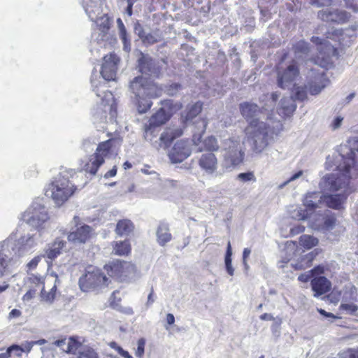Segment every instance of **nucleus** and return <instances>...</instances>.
I'll list each match as a JSON object with an SVG mask.
<instances>
[{"instance_id": "nucleus-57", "label": "nucleus", "mask_w": 358, "mask_h": 358, "mask_svg": "<svg viewBox=\"0 0 358 358\" xmlns=\"http://www.w3.org/2000/svg\"><path fill=\"white\" fill-rule=\"evenodd\" d=\"M57 286L55 285L50 289L49 292L45 296V299L46 301H52L56 296Z\"/></svg>"}, {"instance_id": "nucleus-60", "label": "nucleus", "mask_w": 358, "mask_h": 358, "mask_svg": "<svg viewBox=\"0 0 358 358\" xmlns=\"http://www.w3.org/2000/svg\"><path fill=\"white\" fill-rule=\"evenodd\" d=\"M35 294L36 290L31 289L24 294L22 299L23 301H29L34 297Z\"/></svg>"}, {"instance_id": "nucleus-39", "label": "nucleus", "mask_w": 358, "mask_h": 358, "mask_svg": "<svg viewBox=\"0 0 358 358\" xmlns=\"http://www.w3.org/2000/svg\"><path fill=\"white\" fill-rule=\"evenodd\" d=\"M203 146L205 150L210 151L211 152L217 151L219 149L217 138L212 136H208L204 139Z\"/></svg>"}, {"instance_id": "nucleus-3", "label": "nucleus", "mask_w": 358, "mask_h": 358, "mask_svg": "<svg viewBox=\"0 0 358 358\" xmlns=\"http://www.w3.org/2000/svg\"><path fill=\"white\" fill-rule=\"evenodd\" d=\"M109 282L108 278L98 268L86 271L78 280L80 289L85 292L108 287Z\"/></svg>"}, {"instance_id": "nucleus-5", "label": "nucleus", "mask_w": 358, "mask_h": 358, "mask_svg": "<svg viewBox=\"0 0 358 358\" xmlns=\"http://www.w3.org/2000/svg\"><path fill=\"white\" fill-rule=\"evenodd\" d=\"M162 104L163 106L153 113L148 120V122L159 127L166 124L175 113L182 108L181 103L173 100H165Z\"/></svg>"}, {"instance_id": "nucleus-8", "label": "nucleus", "mask_w": 358, "mask_h": 358, "mask_svg": "<svg viewBox=\"0 0 358 358\" xmlns=\"http://www.w3.org/2000/svg\"><path fill=\"white\" fill-rule=\"evenodd\" d=\"M277 81L280 88H285L292 85L299 76V67L297 62L292 60L285 69L277 66Z\"/></svg>"}, {"instance_id": "nucleus-55", "label": "nucleus", "mask_w": 358, "mask_h": 358, "mask_svg": "<svg viewBox=\"0 0 358 358\" xmlns=\"http://www.w3.org/2000/svg\"><path fill=\"white\" fill-rule=\"evenodd\" d=\"M8 267V260L6 257L0 254V276H2Z\"/></svg>"}, {"instance_id": "nucleus-24", "label": "nucleus", "mask_w": 358, "mask_h": 358, "mask_svg": "<svg viewBox=\"0 0 358 358\" xmlns=\"http://www.w3.org/2000/svg\"><path fill=\"white\" fill-rule=\"evenodd\" d=\"M157 237L158 243L164 246L172 238V235L169 232V227L167 224L162 222L159 224L157 230Z\"/></svg>"}, {"instance_id": "nucleus-26", "label": "nucleus", "mask_w": 358, "mask_h": 358, "mask_svg": "<svg viewBox=\"0 0 358 358\" xmlns=\"http://www.w3.org/2000/svg\"><path fill=\"white\" fill-rule=\"evenodd\" d=\"M113 248L114 253L119 256H127L131 251V247L129 240L114 242Z\"/></svg>"}, {"instance_id": "nucleus-35", "label": "nucleus", "mask_w": 358, "mask_h": 358, "mask_svg": "<svg viewBox=\"0 0 358 358\" xmlns=\"http://www.w3.org/2000/svg\"><path fill=\"white\" fill-rule=\"evenodd\" d=\"M104 97L105 98L108 97L109 99H110V103H105V99L102 98L101 99V103L104 106H106V105H108L109 106V113H110V115H111V117L113 118L115 117L116 115H117V103L115 102V100L114 99L113 93L111 92H110V91H107L105 93V96Z\"/></svg>"}, {"instance_id": "nucleus-53", "label": "nucleus", "mask_w": 358, "mask_h": 358, "mask_svg": "<svg viewBox=\"0 0 358 358\" xmlns=\"http://www.w3.org/2000/svg\"><path fill=\"white\" fill-rule=\"evenodd\" d=\"M347 8L351 9L354 13H358L357 0H343Z\"/></svg>"}, {"instance_id": "nucleus-62", "label": "nucleus", "mask_w": 358, "mask_h": 358, "mask_svg": "<svg viewBox=\"0 0 358 358\" xmlns=\"http://www.w3.org/2000/svg\"><path fill=\"white\" fill-rule=\"evenodd\" d=\"M317 312L321 315H323V316H324L326 317H331V318H334V319H338V318H340L339 317L334 315L333 313L327 312L326 310H324V309H322V308H317Z\"/></svg>"}, {"instance_id": "nucleus-46", "label": "nucleus", "mask_w": 358, "mask_h": 358, "mask_svg": "<svg viewBox=\"0 0 358 358\" xmlns=\"http://www.w3.org/2000/svg\"><path fill=\"white\" fill-rule=\"evenodd\" d=\"M339 309L341 310H345L350 314L353 315L358 310V306L354 303H342L339 306Z\"/></svg>"}, {"instance_id": "nucleus-16", "label": "nucleus", "mask_w": 358, "mask_h": 358, "mask_svg": "<svg viewBox=\"0 0 358 358\" xmlns=\"http://www.w3.org/2000/svg\"><path fill=\"white\" fill-rule=\"evenodd\" d=\"M183 131L179 127H166L161 134L160 146L166 149L171 146L175 139L182 136Z\"/></svg>"}, {"instance_id": "nucleus-18", "label": "nucleus", "mask_w": 358, "mask_h": 358, "mask_svg": "<svg viewBox=\"0 0 358 358\" xmlns=\"http://www.w3.org/2000/svg\"><path fill=\"white\" fill-rule=\"evenodd\" d=\"M103 163L104 160L102 157H99L95 153H93L89 156L87 161L85 162L83 170L90 175L94 176Z\"/></svg>"}, {"instance_id": "nucleus-4", "label": "nucleus", "mask_w": 358, "mask_h": 358, "mask_svg": "<svg viewBox=\"0 0 358 358\" xmlns=\"http://www.w3.org/2000/svg\"><path fill=\"white\" fill-rule=\"evenodd\" d=\"M76 187L65 177H59L50 185L51 197L59 206L62 205L74 193Z\"/></svg>"}, {"instance_id": "nucleus-45", "label": "nucleus", "mask_w": 358, "mask_h": 358, "mask_svg": "<svg viewBox=\"0 0 358 358\" xmlns=\"http://www.w3.org/2000/svg\"><path fill=\"white\" fill-rule=\"evenodd\" d=\"M145 340L143 338H139L137 342V349L135 355L138 358H142L145 352Z\"/></svg>"}, {"instance_id": "nucleus-44", "label": "nucleus", "mask_w": 358, "mask_h": 358, "mask_svg": "<svg viewBox=\"0 0 358 358\" xmlns=\"http://www.w3.org/2000/svg\"><path fill=\"white\" fill-rule=\"evenodd\" d=\"M343 35V30L342 29H336L331 31H327L326 33L327 38H329L334 41H340L341 36Z\"/></svg>"}, {"instance_id": "nucleus-23", "label": "nucleus", "mask_w": 358, "mask_h": 358, "mask_svg": "<svg viewBox=\"0 0 358 358\" xmlns=\"http://www.w3.org/2000/svg\"><path fill=\"white\" fill-rule=\"evenodd\" d=\"M239 109L241 114L247 121L251 120L261 111L257 104L250 102L241 103Z\"/></svg>"}, {"instance_id": "nucleus-43", "label": "nucleus", "mask_w": 358, "mask_h": 358, "mask_svg": "<svg viewBox=\"0 0 358 358\" xmlns=\"http://www.w3.org/2000/svg\"><path fill=\"white\" fill-rule=\"evenodd\" d=\"M328 52L327 54V58L325 60H321L319 61L320 57L318 56L317 59L315 60V63L318 64L320 66L324 67V68H329V66H331L332 65V62L330 61L331 58L333 57L331 56V52L329 49H327ZM322 59H324V57H322Z\"/></svg>"}, {"instance_id": "nucleus-7", "label": "nucleus", "mask_w": 358, "mask_h": 358, "mask_svg": "<svg viewBox=\"0 0 358 358\" xmlns=\"http://www.w3.org/2000/svg\"><path fill=\"white\" fill-rule=\"evenodd\" d=\"M49 219L45 206L40 204L31 205L22 214V220L29 225L38 229Z\"/></svg>"}, {"instance_id": "nucleus-48", "label": "nucleus", "mask_w": 358, "mask_h": 358, "mask_svg": "<svg viewBox=\"0 0 358 358\" xmlns=\"http://www.w3.org/2000/svg\"><path fill=\"white\" fill-rule=\"evenodd\" d=\"M326 270H327V268L325 266L320 264L312 268L310 271V273L312 276L318 277L317 275L324 274Z\"/></svg>"}, {"instance_id": "nucleus-32", "label": "nucleus", "mask_w": 358, "mask_h": 358, "mask_svg": "<svg viewBox=\"0 0 358 358\" xmlns=\"http://www.w3.org/2000/svg\"><path fill=\"white\" fill-rule=\"evenodd\" d=\"M309 197L310 196H306L303 202L305 208L303 210V213L300 215L303 220L308 218L317 208V203L310 200Z\"/></svg>"}, {"instance_id": "nucleus-56", "label": "nucleus", "mask_w": 358, "mask_h": 358, "mask_svg": "<svg viewBox=\"0 0 358 358\" xmlns=\"http://www.w3.org/2000/svg\"><path fill=\"white\" fill-rule=\"evenodd\" d=\"M305 231V227L301 224H298L296 226H294L292 228L290 229V234L292 236H295L297 234H299L301 233H303Z\"/></svg>"}, {"instance_id": "nucleus-21", "label": "nucleus", "mask_w": 358, "mask_h": 358, "mask_svg": "<svg viewBox=\"0 0 358 358\" xmlns=\"http://www.w3.org/2000/svg\"><path fill=\"white\" fill-rule=\"evenodd\" d=\"M117 141V140L116 138H112L99 143L94 153L99 157H102L105 161L106 158L110 157L113 154V147Z\"/></svg>"}, {"instance_id": "nucleus-34", "label": "nucleus", "mask_w": 358, "mask_h": 358, "mask_svg": "<svg viewBox=\"0 0 358 358\" xmlns=\"http://www.w3.org/2000/svg\"><path fill=\"white\" fill-rule=\"evenodd\" d=\"M135 31L144 44L152 45L157 42V38L152 34H145L141 26L136 27Z\"/></svg>"}, {"instance_id": "nucleus-15", "label": "nucleus", "mask_w": 358, "mask_h": 358, "mask_svg": "<svg viewBox=\"0 0 358 358\" xmlns=\"http://www.w3.org/2000/svg\"><path fill=\"white\" fill-rule=\"evenodd\" d=\"M66 244V241L60 238H55V240L52 243L49 244L48 247L44 250V253L42 255L43 257L49 259L50 262H52L62 254Z\"/></svg>"}, {"instance_id": "nucleus-12", "label": "nucleus", "mask_w": 358, "mask_h": 358, "mask_svg": "<svg viewBox=\"0 0 358 358\" xmlns=\"http://www.w3.org/2000/svg\"><path fill=\"white\" fill-rule=\"evenodd\" d=\"M191 155V149L187 141H177L169 152V158L173 163L183 162Z\"/></svg>"}, {"instance_id": "nucleus-17", "label": "nucleus", "mask_w": 358, "mask_h": 358, "mask_svg": "<svg viewBox=\"0 0 358 358\" xmlns=\"http://www.w3.org/2000/svg\"><path fill=\"white\" fill-rule=\"evenodd\" d=\"M231 145L229 146L228 159L232 165L241 164L244 159V152L239 148V142L233 139L229 140Z\"/></svg>"}, {"instance_id": "nucleus-36", "label": "nucleus", "mask_w": 358, "mask_h": 358, "mask_svg": "<svg viewBox=\"0 0 358 358\" xmlns=\"http://www.w3.org/2000/svg\"><path fill=\"white\" fill-rule=\"evenodd\" d=\"M292 49L296 56L306 55L310 50L308 43L303 40L299 41L294 44Z\"/></svg>"}, {"instance_id": "nucleus-19", "label": "nucleus", "mask_w": 358, "mask_h": 358, "mask_svg": "<svg viewBox=\"0 0 358 358\" xmlns=\"http://www.w3.org/2000/svg\"><path fill=\"white\" fill-rule=\"evenodd\" d=\"M122 296H120V291L115 290L112 292L109 298V306L125 315H132L133 309L131 307H123L121 306Z\"/></svg>"}, {"instance_id": "nucleus-11", "label": "nucleus", "mask_w": 358, "mask_h": 358, "mask_svg": "<svg viewBox=\"0 0 358 358\" xmlns=\"http://www.w3.org/2000/svg\"><path fill=\"white\" fill-rule=\"evenodd\" d=\"M66 338L62 336L60 338L55 341L52 344L57 347L60 348L66 354L76 355L78 350L82 347L85 339L78 336H72L68 338L67 347L66 349L63 346L66 345Z\"/></svg>"}, {"instance_id": "nucleus-10", "label": "nucleus", "mask_w": 358, "mask_h": 358, "mask_svg": "<svg viewBox=\"0 0 358 358\" xmlns=\"http://www.w3.org/2000/svg\"><path fill=\"white\" fill-rule=\"evenodd\" d=\"M317 17L327 22L345 24L350 21L351 15L345 10L338 9L334 10H322L317 13Z\"/></svg>"}, {"instance_id": "nucleus-29", "label": "nucleus", "mask_w": 358, "mask_h": 358, "mask_svg": "<svg viewBox=\"0 0 358 358\" xmlns=\"http://www.w3.org/2000/svg\"><path fill=\"white\" fill-rule=\"evenodd\" d=\"M299 243L301 246L306 250H310L316 246L319 241L318 239L310 235H302L299 237Z\"/></svg>"}, {"instance_id": "nucleus-22", "label": "nucleus", "mask_w": 358, "mask_h": 358, "mask_svg": "<svg viewBox=\"0 0 358 358\" xmlns=\"http://www.w3.org/2000/svg\"><path fill=\"white\" fill-rule=\"evenodd\" d=\"M135 229V225L129 219H122L117 221L115 231L119 236H128Z\"/></svg>"}, {"instance_id": "nucleus-20", "label": "nucleus", "mask_w": 358, "mask_h": 358, "mask_svg": "<svg viewBox=\"0 0 358 358\" xmlns=\"http://www.w3.org/2000/svg\"><path fill=\"white\" fill-rule=\"evenodd\" d=\"M347 196L344 194H324L321 197L322 201L329 208L339 210L343 208Z\"/></svg>"}, {"instance_id": "nucleus-64", "label": "nucleus", "mask_w": 358, "mask_h": 358, "mask_svg": "<svg viewBox=\"0 0 358 358\" xmlns=\"http://www.w3.org/2000/svg\"><path fill=\"white\" fill-rule=\"evenodd\" d=\"M13 348H18L17 346H10L7 348L6 352L0 354V358H10L11 350Z\"/></svg>"}, {"instance_id": "nucleus-41", "label": "nucleus", "mask_w": 358, "mask_h": 358, "mask_svg": "<svg viewBox=\"0 0 358 358\" xmlns=\"http://www.w3.org/2000/svg\"><path fill=\"white\" fill-rule=\"evenodd\" d=\"M109 346L118 352L124 358H133L132 356L126 350H123L116 342L112 341L109 343Z\"/></svg>"}, {"instance_id": "nucleus-38", "label": "nucleus", "mask_w": 358, "mask_h": 358, "mask_svg": "<svg viewBox=\"0 0 358 358\" xmlns=\"http://www.w3.org/2000/svg\"><path fill=\"white\" fill-rule=\"evenodd\" d=\"M231 255H232V249L230 241H228L227 251L224 258L225 266L227 272L229 275H233L234 273V269L232 266L231 264Z\"/></svg>"}, {"instance_id": "nucleus-63", "label": "nucleus", "mask_w": 358, "mask_h": 358, "mask_svg": "<svg viewBox=\"0 0 358 358\" xmlns=\"http://www.w3.org/2000/svg\"><path fill=\"white\" fill-rule=\"evenodd\" d=\"M116 174H117V166H114L110 170H109L104 174V178H112V177L115 176Z\"/></svg>"}, {"instance_id": "nucleus-30", "label": "nucleus", "mask_w": 358, "mask_h": 358, "mask_svg": "<svg viewBox=\"0 0 358 358\" xmlns=\"http://www.w3.org/2000/svg\"><path fill=\"white\" fill-rule=\"evenodd\" d=\"M310 41L318 46L324 45L327 49H329L331 50V56H336V57H338L339 53L338 49L331 45L329 41L320 38L318 36H312Z\"/></svg>"}, {"instance_id": "nucleus-1", "label": "nucleus", "mask_w": 358, "mask_h": 358, "mask_svg": "<svg viewBox=\"0 0 358 358\" xmlns=\"http://www.w3.org/2000/svg\"><path fill=\"white\" fill-rule=\"evenodd\" d=\"M107 274L120 282H129L137 273V268L131 262L115 259L103 266Z\"/></svg>"}, {"instance_id": "nucleus-6", "label": "nucleus", "mask_w": 358, "mask_h": 358, "mask_svg": "<svg viewBox=\"0 0 358 358\" xmlns=\"http://www.w3.org/2000/svg\"><path fill=\"white\" fill-rule=\"evenodd\" d=\"M73 220L76 222V228L67 235V239L73 244L82 245L91 241L94 235L93 228L86 224L80 223V218L75 216Z\"/></svg>"}, {"instance_id": "nucleus-52", "label": "nucleus", "mask_w": 358, "mask_h": 358, "mask_svg": "<svg viewBox=\"0 0 358 358\" xmlns=\"http://www.w3.org/2000/svg\"><path fill=\"white\" fill-rule=\"evenodd\" d=\"M344 358H358V348H348L343 352Z\"/></svg>"}, {"instance_id": "nucleus-9", "label": "nucleus", "mask_w": 358, "mask_h": 358, "mask_svg": "<svg viewBox=\"0 0 358 358\" xmlns=\"http://www.w3.org/2000/svg\"><path fill=\"white\" fill-rule=\"evenodd\" d=\"M103 62L101 66V74L108 81L115 80L117 71V66L120 58L113 52L103 57Z\"/></svg>"}, {"instance_id": "nucleus-42", "label": "nucleus", "mask_w": 358, "mask_h": 358, "mask_svg": "<svg viewBox=\"0 0 358 358\" xmlns=\"http://www.w3.org/2000/svg\"><path fill=\"white\" fill-rule=\"evenodd\" d=\"M237 179L243 182L248 181H256V177L252 171L241 173L238 174Z\"/></svg>"}, {"instance_id": "nucleus-31", "label": "nucleus", "mask_w": 358, "mask_h": 358, "mask_svg": "<svg viewBox=\"0 0 358 358\" xmlns=\"http://www.w3.org/2000/svg\"><path fill=\"white\" fill-rule=\"evenodd\" d=\"M136 99L137 109L139 113H146L152 106V102L148 97L136 96Z\"/></svg>"}, {"instance_id": "nucleus-59", "label": "nucleus", "mask_w": 358, "mask_h": 358, "mask_svg": "<svg viewBox=\"0 0 358 358\" xmlns=\"http://www.w3.org/2000/svg\"><path fill=\"white\" fill-rule=\"evenodd\" d=\"M343 118L341 116L336 117L332 122L331 127L333 129L339 128L341 125Z\"/></svg>"}, {"instance_id": "nucleus-54", "label": "nucleus", "mask_w": 358, "mask_h": 358, "mask_svg": "<svg viewBox=\"0 0 358 358\" xmlns=\"http://www.w3.org/2000/svg\"><path fill=\"white\" fill-rule=\"evenodd\" d=\"M43 257V255H38L34 257L30 262H29L27 264V267L29 270H33L36 268L38 264V263L41 262V258Z\"/></svg>"}, {"instance_id": "nucleus-50", "label": "nucleus", "mask_w": 358, "mask_h": 358, "mask_svg": "<svg viewBox=\"0 0 358 358\" xmlns=\"http://www.w3.org/2000/svg\"><path fill=\"white\" fill-rule=\"evenodd\" d=\"M294 99L299 101H304L307 99V92L303 87H297L294 93Z\"/></svg>"}, {"instance_id": "nucleus-37", "label": "nucleus", "mask_w": 358, "mask_h": 358, "mask_svg": "<svg viewBox=\"0 0 358 358\" xmlns=\"http://www.w3.org/2000/svg\"><path fill=\"white\" fill-rule=\"evenodd\" d=\"M76 358H99V356L93 348L86 345L78 351Z\"/></svg>"}, {"instance_id": "nucleus-2", "label": "nucleus", "mask_w": 358, "mask_h": 358, "mask_svg": "<svg viewBox=\"0 0 358 358\" xmlns=\"http://www.w3.org/2000/svg\"><path fill=\"white\" fill-rule=\"evenodd\" d=\"M131 91L137 96L148 99L158 98L162 94V88L150 78L137 76L130 83Z\"/></svg>"}, {"instance_id": "nucleus-14", "label": "nucleus", "mask_w": 358, "mask_h": 358, "mask_svg": "<svg viewBox=\"0 0 358 358\" xmlns=\"http://www.w3.org/2000/svg\"><path fill=\"white\" fill-rule=\"evenodd\" d=\"M314 296L318 297L331 290V282L324 276L314 277L310 281Z\"/></svg>"}, {"instance_id": "nucleus-47", "label": "nucleus", "mask_w": 358, "mask_h": 358, "mask_svg": "<svg viewBox=\"0 0 358 358\" xmlns=\"http://www.w3.org/2000/svg\"><path fill=\"white\" fill-rule=\"evenodd\" d=\"M181 85L177 83H173L166 86V90L167 94L170 96L175 95L179 90H181Z\"/></svg>"}, {"instance_id": "nucleus-51", "label": "nucleus", "mask_w": 358, "mask_h": 358, "mask_svg": "<svg viewBox=\"0 0 358 358\" xmlns=\"http://www.w3.org/2000/svg\"><path fill=\"white\" fill-rule=\"evenodd\" d=\"M326 86L325 83H322L320 85H316L313 83H308V90L311 94L315 95L319 94L323 88Z\"/></svg>"}, {"instance_id": "nucleus-49", "label": "nucleus", "mask_w": 358, "mask_h": 358, "mask_svg": "<svg viewBox=\"0 0 358 358\" xmlns=\"http://www.w3.org/2000/svg\"><path fill=\"white\" fill-rule=\"evenodd\" d=\"M336 222V219L334 215L327 216L324 221V227L327 229H332Z\"/></svg>"}, {"instance_id": "nucleus-58", "label": "nucleus", "mask_w": 358, "mask_h": 358, "mask_svg": "<svg viewBox=\"0 0 358 358\" xmlns=\"http://www.w3.org/2000/svg\"><path fill=\"white\" fill-rule=\"evenodd\" d=\"M20 242L23 245H31L34 238L32 236H22L20 238Z\"/></svg>"}, {"instance_id": "nucleus-61", "label": "nucleus", "mask_w": 358, "mask_h": 358, "mask_svg": "<svg viewBox=\"0 0 358 358\" xmlns=\"http://www.w3.org/2000/svg\"><path fill=\"white\" fill-rule=\"evenodd\" d=\"M313 4H315L319 7L329 5L331 3V0H310Z\"/></svg>"}, {"instance_id": "nucleus-33", "label": "nucleus", "mask_w": 358, "mask_h": 358, "mask_svg": "<svg viewBox=\"0 0 358 358\" xmlns=\"http://www.w3.org/2000/svg\"><path fill=\"white\" fill-rule=\"evenodd\" d=\"M159 131V127L152 125L148 122V124H145L144 127V138L147 141H152L157 136Z\"/></svg>"}, {"instance_id": "nucleus-27", "label": "nucleus", "mask_w": 358, "mask_h": 358, "mask_svg": "<svg viewBox=\"0 0 358 358\" xmlns=\"http://www.w3.org/2000/svg\"><path fill=\"white\" fill-rule=\"evenodd\" d=\"M318 254L319 252L317 251V250H315L308 253L307 255L301 257V262H305V264H302V263L296 264L294 265L293 267L296 270H302L310 267L313 259Z\"/></svg>"}, {"instance_id": "nucleus-40", "label": "nucleus", "mask_w": 358, "mask_h": 358, "mask_svg": "<svg viewBox=\"0 0 358 358\" xmlns=\"http://www.w3.org/2000/svg\"><path fill=\"white\" fill-rule=\"evenodd\" d=\"M286 101L283 99L280 102V106L279 108V113L289 116L291 115L296 109V106L291 104L289 106L286 105Z\"/></svg>"}, {"instance_id": "nucleus-28", "label": "nucleus", "mask_w": 358, "mask_h": 358, "mask_svg": "<svg viewBox=\"0 0 358 358\" xmlns=\"http://www.w3.org/2000/svg\"><path fill=\"white\" fill-rule=\"evenodd\" d=\"M139 71L142 73H148L152 71L153 67V61L150 57H146L143 55L138 59Z\"/></svg>"}, {"instance_id": "nucleus-25", "label": "nucleus", "mask_w": 358, "mask_h": 358, "mask_svg": "<svg viewBox=\"0 0 358 358\" xmlns=\"http://www.w3.org/2000/svg\"><path fill=\"white\" fill-rule=\"evenodd\" d=\"M203 103L197 101L192 105H188L182 115L185 122L193 120L196 117L202 110Z\"/></svg>"}, {"instance_id": "nucleus-13", "label": "nucleus", "mask_w": 358, "mask_h": 358, "mask_svg": "<svg viewBox=\"0 0 358 358\" xmlns=\"http://www.w3.org/2000/svg\"><path fill=\"white\" fill-rule=\"evenodd\" d=\"M217 164V159L213 152L202 154L198 160L199 167L208 174H212L216 171Z\"/></svg>"}]
</instances>
